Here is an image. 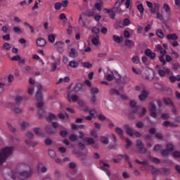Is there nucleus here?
<instances>
[{
  "label": "nucleus",
  "mask_w": 180,
  "mask_h": 180,
  "mask_svg": "<svg viewBox=\"0 0 180 180\" xmlns=\"http://www.w3.org/2000/svg\"><path fill=\"white\" fill-rule=\"evenodd\" d=\"M115 133L119 136H123V129H122V128L117 127L115 128Z\"/></svg>",
  "instance_id": "nucleus-52"
},
{
  "label": "nucleus",
  "mask_w": 180,
  "mask_h": 180,
  "mask_svg": "<svg viewBox=\"0 0 180 180\" xmlns=\"http://www.w3.org/2000/svg\"><path fill=\"white\" fill-rule=\"evenodd\" d=\"M169 155V152L167 149H165L161 150V155L162 157H167Z\"/></svg>",
  "instance_id": "nucleus-50"
},
{
  "label": "nucleus",
  "mask_w": 180,
  "mask_h": 180,
  "mask_svg": "<svg viewBox=\"0 0 180 180\" xmlns=\"http://www.w3.org/2000/svg\"><path fill=\"white\" fill-rule=\"evenodd\" d=\"M145 55L146 57L150 58V60H154L155 58L156 54L155 53L151 51V49H147L145 50Z\"/></svg>",
  "instance_id": "nucleus-14"
},
{
  "label": "nucleus",
  "mask_w": 180,
  "mask_h": 180,
  "mask_svg": "<svg viewBox=\"0 0 180 180\" xmlns=\"http://www.w3.org/2000/svg\"><path fill=\"white\" fill-rule=\"evenodd\" d=\"M136 147L138 148L139 154H147V149L144 147V143L141 140H136Z\"/></svg>",
  "instance_id": "nucleus-6"
},
{
  "label": "nucleus",
  "mask_w": 180,
  "mask_h": 180,
  "mask_svg": "<svg viewBox=\"0 0 180 180\" xmlns=\"http://www.w3.org/2000/svg\"><path fill=\"white\" fill-rule=\"evenodd\" d=\"M56 37H57V36L54 34H49L48 36V40L50 43H54V41H56Z\"/></svg>",
  "instance_id": "nucleus-32"
},
{
  "label": "nucleus",
  "mask_w": 180,
  "mask_h": 180,
  "mask_svg": "<svg viewBox=\"0 0 180 180\" xmlns=\"http://www.w3.org/2000/svg\"><path fill=\"white\" fill-rule=\"evenodd\" d=\"M146 113H147V109L146 108H142V111L139 112V117H144L146 116Z\"/></svg>",
  "instance_id": "nucleus-44"
},
{
  "label": "nucleus",
  "mask_w": 180,
  "mask_h": 180,
  "mask_svg": "<svg viewBox=\"0 0 180 180\" xmlns=\"http://www.w3.org/2000/svg\"><path fill=\"white\" fill-rule=\"evenodd\" d=\"M137 9L141 15H143L144 13V7L143 6V4H139L137 6Z\"/></svg>",
  "instance_id": "nucleus-45"
},
{
  "label": "nucleus",
  "mask_w": 180,
  "mask_h": 180,
  "mask_svg": "<svg viewBox=\"0 0 180 180\" xmlns=\"http://www.w3.org/2000/svg\"><path fill=\"white\" fill-rule=\"evenodd\" d=\"M59 134H60V137H63V139H65V137H67V134H68V131H60L59 132Z\"/></svg>",
  "instance_id": "nucleus-55"
},
{
  "label": "nucleus",
  "mask_w": 180,
  "mask_h": 180,
  "mask_svg": "<svg viewBox=\"0 0 180 180\" xmlns=\"http://www.w3.org/2000/svg\"><path fill=\"white\" fill-rule=\"evenodd\" d=\"M46 43H47V41H46V39L44 38L39 37L37 39V46L38 47H44L46 46Z\"/></svg>",
  "instance_id": "nucleus-18"
},
{
  "label": "nucleus",
  "mask_w": 180,
  "mask_h": 180,
  "mask_svg": "<svg viewBox=\"0 0 180 180\" xmlns=\"http://www.w3.org/2000/svg\"><path fill=\"white\" fill-rule=\"evenodd\" d=\"M69 67L71 68H77L79 65L78 63L76 60H71L69 64Z\"/></svg>",
  "instance_id": "nucleus-31"
},
{
  "label": "nucleus",
  "mask_w": 180,
  "mask_h": 180,
  "mask_svg": "<svg viewBox=\"0 0 180 180\" xmlns=\"http://www.w3.org/2000/svg\"><path fill=\"white\" fill-rule=\"evenodd\" d=\"M151 161L154 164H160L161 162V160L158 158H152Z\"/></svg>",
  "instance_id": "nucleus-61"
},
{
  "label": "nucleus",
  "mask_w": 180,
  "mask_h": 180,
  "mask_svg": "<svg viewBox=\"0 0 180 180\" xmlns=\"http://www.w3.org/2000/svg\"><path fill=\"white\" fill-rule=\"evenodd\" d=\"M82 65L84 68H92V64H91L88 62L83 63Z\"/></svg>",
  "instance_id": "nucleus-58"
},
{
  "label": "nucleus",
  "mask_w": 180,
  "mask_h": 180,
  "mask_svg": "<svg viewBox=\"0 0 180 180\" xmlns=\"http://www.w3.org/2000/svg\"><path fill=\"white\" fill-rule=\"evenodd\" d=\"M112 40H114L115 41V43L120 44L121 42L123 41V37H120L117 35H113Z\"/></svg>",
  "instance_id": "nucleus-29"
},
{
  "label": "nucleus",
  "mask_w": 180,
  "mask_h": 180,
  "mask_svg": "<svg viewBox=\"0 0 180 180\" xmlns=\"http://www.w3.org/2000/svg\"><path fill=\"white\" fill-rule=\"evenodd\" d=\"M157 172H159L160 175L168 176L171 174V169L169 168H161L157 170Z\"/></svg>",
  "instance_id": "nucleus-13"
},
{
  "label": "nucleus",
  "mask_w": 180,
  "mask_h": 180,
  "mask_svg": "<svg viewBox=\"0 0 180 180\" xmlns=\"http://www.w3.org/2000/svg\"><path fill=\"white\" fill-rule=\"evenodd\" d=\"M78 22H79V25H80V26H82V27H85L86 24H85V21H84V20H82V15H79Z\"/></svg>",
  "instance_id": "nucleus-40"
},
{
  "label": "nucleus",
  "mask_w": 180,
  "mask_h": 180,
  "mask_svg": "<svg viewBox=\"0 0 180 180\" xmlns=\"http://www.w3.org/2000/svg\"><path fill=\"white\" fill-rule=\"evenodd\" d=\"M156 34L159 39H164V32H162V30H158L156 32Z\"/></svg>",
  "instance_id": "nucleus-43"
},
{
  "label": "nucleus",
  "mask_w": 180,
  "mask_h": 180,
  "mask_svg": "<svg viewBox=\"0 0 180 180\" xmlns=\"http://www.w3.org/2000/svg\"><path fill=\"white\" fill-rule=\"evenodd\" d=\"M100 141L103 144H106V145L109 144V139L106 136H101V139H100Z\"/></svg>",
  "instance_id": "nucleus-37"
},
{
  "label": "nucleus",
  "mask_w": 180,
  "mask_h": 180,
  "mask_svg": "<svg viewBox=\"0 0 180 180\" xmlns=\"http://www.w3.org/2000/svg\"><path fill=\"white\" fill-rule=\"evenodd\" d=\"M173 158H180V151L175 150L172 153Z\"/></svg>",
  "instance_id": "nucleus-54"
},
{
  "label": "nucleus",
  "mask_w": 180,
  "mask_h": 180,
  "mask_svg": "<svg viewBox=\"0 0 180 180\" xmlns=\"http://www.w3.org/2000/svg\"><path fill=\"white\" fill-rule=\"evenodd\" d=\"M73 154H75L77 158H79L80 161H82V164L86 165V160H88V158H86V155L84 154V153L75 150L73 151Z\"/></svg>",
  "instance_id": "nucleus-5"
},
{
  "label": "nucleus",
  "mask_w": 180,
  "mask_h": 180,
  "mask_svg": "<svg viewBox=\"0 0 180 180\" xmlns=\"http://www.w3.org/2000/svg\"><path fill=\"white\" fill-rule=\"evenodd\" d=\"M12 153H13V148L12 147H6L1 150L0 152V165H2L8 160L9 155H12Z\"/></svg>",
  "instance_id": "nucleus-3"
},
{
  "label": "nucleus",
  "mask_w": 180,
  "mask_h": 180,
  "mask_svg": "<svg viewBox=\"0 0 180 180\" xmlns=\"http://www.w3.org/2000/svg\"><path fill=\"white\" fill-rule=\"evenodd\" d=\"M37 91L35 95L36 100L37 101H43V93H42V89H43V86L41 84H38L37 85Z\"/></svg>",
  "instance_id": "nucleus-9"
},
{
  "label": "nucleus",
  "mask_w": 180,
  "mask_h": 180,
  "mask_svg": "<svg viewBox=\"0 0 180 180\" xmlns=\"http://www.w3.org/2000/svg\"><path fill=\"white\" fill-rule=\"evenodd\" d=\"M166 150H168L169 153H172L174 151V146L172 144H167Z\"/></svg>",
  "instance_id": "nucleus-59"
},
{
  "label": "nucleus",
  "mask_w": 180,
  "mask_h": 180,
  "mask_svg": "<svg viewBox=\"0 0 180 180\" xmlns=\"http://www.w3.org/2000/svg\"><path fill=\"white\" fill-rule=\"evenodd\" d=\"M69 56L72 58H75V57H78V52L77 51V50H75V49L72 48L70 49V52L69 53Z\"/></svg>",
  "instance_id": "nucleus-24"
},
{
  "label": "nucleus",
  "mask_w": 180,
  "mask_h": 180,
  "mask_svg": "<svg viewBox=\"0 0 180 180\" xmlns=\"http://www.w3.org/2000/svg\"><path fill=\"white\" fill-rule=\"evenodd\" d=\"M164 127H178V124L169 121H165L162 124Z\"/></svg>",
  "instance_id": "nucleus-20"
},
{
  "label": "nucleus",
  "mask_w": 180,
  "mask_h": 180,
  "mask_svg": "<svg viewBox=\"0 0 180 180\" xmlns=\"http://www.w3.org/2000/svg\"><path fill=\"white\" fill-rule=\"evenodd\" d=\"M124 129H125L126 133H127V134H128V136H129L130 137H133V136L134 134L133 133V129H131L129 125H127V124L124 125Z\"/></svg>",
  "instance_id": "nucleus-21"
},
{
  "label": "nucleus",
  "mask_w": 180,
  "mask_h": 180,
  "mask_svg": "<svg viewBox=\"0 0 180 180\" xmlns=\"http://www.w3.org/2000/svg\"><path fill=\"white\" fill-rule=\"evenodd\" d=\"M126 143H127V144L125 145V148L127 150H129V148H130V147H131V146H133V143L131 142V141H130L129 139V138L126 139Z\"/></svg>",
  "instance_id": "nucleus-38"
},
{
  "label": "nucleus",
  "mask_w": 180,
  "mask_h": 180,
  "mask_svg": "<svg viewBox=\"0 0 180 180\" xmlns=\"http://www.w3.org/2000/svg\"><path fill=\"white\" fill-rule=\"evenodd\" d=\"M25 136L28 139L25 140V143L29 146V147H36V146H37V142L32 141V139L34 137V134H33V133L27 131Z\"/></svg>",
  "instance_id": "nucleus-4"
},
{
  "label": "nucleus",
  "mask_w": 180,
  "mask_h": 180,
  "mask_svg": "<svg viewBox=\"0 0 180 180\" xmlns=\"http://www.w3.org/2000/svg\"><path fill=\"white\" fill-rule=\"evenodd\" d=\"M91 94L92 96H95V94H99V89H98V88L94 87L91 89Z\"/></svg>",
  "instance_id": "nucleus-53"
},
{
  "label": "nucleus",
  "mask_w": 180,
  "mask_h": 180,
  "mask_svg": "<svg viewBox=\"0 0 180 180\" xmlns=\"http://www.w3.org/2000/svg\"><path fill=\"white\" fill-rule=\"evenodd\" d=\"M149 112L151 117H153L154 119L157 117V106H155L154 103H150L149 104Z\"/></svg>",
  "instance_id": "nucleus-8"
},
{
  "label": "nucleus",
  "mask_w": 180,
  "mask_h": 180,
  "mask_svg": "<svg viewBox=\"0 0 180 180\" xmlns=\"http://www.w3.org/2000/svg\"><path fill=\"white\" fill-rule=\"evenodd\" d=\"M34 91V87L33 86H30L29 88H28V94L29 95H33V92Z\"/></svg>",
  "instance_id": "nucleus-63"
},
{
  "label": "nucleus",
  "mask_w": 180,
  "mask_h": 180,
  "mask_svg": "<svg viewBox=\"0 0 180 180\" xmlns=\"http://www.w3.org/2000/svg\"><path fill=\"white\" fill-rule=\"evenodd\" d=\"M113 78H115L117 84H120L122 82V77L117 72H114Z\"/></svg>",
  "instance_id": "nucleus-22"
},
{
  "label": "nucleus",
  "mask_w": 180,
  "mask_h": 180,
  "mask_svg": "<svg viewBox=\"0 0 180 180\" xmlns=\"http://www.w3.org/2000/svg\"><path fill=\"white\" fill-rule=\"evenodd\" d=\"M124 44L127 47H128V49H131L132 47H134V41L130 39H126Z\"/></svg>",
  "instance_id": "nucleus-27"
},
{
  "label": "nucleus",
  "mask_w": 180,
  "mask_h": 180,
  "mask_svg": "<svg viewBox=\"0 0 180 180\" xmlns=\"http://www.w3.org/2000/svg\"><path fill=\"white\" fill-rule=\"evenodd\" d=\"M103 5V1L99 0V3L95 4V8L97 11H102V6Z\"/></svg>",
  "instance_id": "nucleus-35"
},
{
  "label": "nucleus",
  "mask_w": 180,
  "mask_h": 180,
  "mask_svg": "<svg viewBox=\"0 0 180 180\" xmlns=\"http://www.w3.org/2000/svg\"><path fill=\"white\" fill-rule=\"evenodd\" d=\"M90 103L91 105H96V96H92L90 99Z\"/></svg>",
  "instance_id": "nucleus-62"
},
{
  "label": "nucleus",
  "mask_w": 180,
  "mask_h": 180,
  "mask_svg": "<svg viewBox=\"0 0 180 180\" xmlns=\"http://www.w3.org/2000/svg\"><path fill=\"white\" fill-rule=\"evenodd\" d=\"M147 98H148V92L146 91H142L141 94L139 96V99L141 102H144Z\"/></svg>",
  "instance_id": "nucleus-17"
},
{
  "label": "nucleus",
  "mask_w": 180,
  "mask_h": 180,
  "mask_svg": "<svg viewBox=\"0 0 180 180\" xmlns=\"http://www.w3.org/2000/svg\"><path fill=\"white\" fill-rule=\"evenodd\" d=\"M110 95L111 96H113V95H117V96H119V91H117V90H116V89H111L109 91Z\"/></svg>",
  "instance_id": "nucleus-41"
},
{
  "label": "nucleus",
  "mask_w": 180,
  "mask_h": 180,
  "mask_svg": "<svg viewBox=\"0 0 180 180\" xmlns=\"http://www.w3.org/2000/svg\"><path fill=\"white\" fill-rule=\"evenodd\" d=\"M23 101V97L17 96L15 98V102L17 105H20V103Z\"/></svg>",
  "instance_id": "nucleus-42"
},
{
  "label": "nucleus",
  "mask_w": 180,
  "mask_h": 180,
  "mask_svg": "<svg viewBox=\"0 0 180 180\" xmlns=\"http://www.w3.org/2000/svg\"><path fill=\"white\" fill-rule=\"evenodd\" d=\"M54 47L58 51H59V53H63L64 51V50L63 49H64V42L61 41H57L55 43Z\"/></svg>",
  "instance_id": "nucleus-12"
},
{
  "label": "nucleus",
  "mask_w": 180,
  "mask_h": 180,
  "mask_svg": "<svg viewBox=\"0 0 180 180\" xmlns=\"http://www.w3.org/2000/svg\"><path fill=\"white\" fill-rule=\"evenodd\" d=\"M7 126H8V130H10L11 133H15L16 131V128L13 127V126H12L11 124L7 123Z\"/></svg>",
  "instance_id": "nucleus-51"
},
{
  "label": "nucleus",
  "mask_w": 180,
  "mask_h": 180,
  "mask_svg": "<svg viewBox=\"0 0 180 180\" xmlns=\"http://www.w3.org/2000/svg\"><path fill=\"white\" fill-rule=\"evenodd\" d=\"M129 106L131 109H139V107H137V103L134 101H131L129 102Z\"/></svg>",
  "instance_id": "nucleus-39"
},
{
  "label": "nucleus",
  "mask_w": 180,
  "mask_h": 180,
  "mask_svg": "<svg viewBox=\"0 0 180 180\" xmlns=\"http://www.w3.org/2000/svg\"><path fill=\"white\" fill-rule=\"evenodd\" d=\"M167 39L168 40H177L178 36H176V34H168L167 35Z\"/></svg>",
  "instance_id": "nucleus-36"
},
{
  "label": "nucleus",
  "mask_w": 180,
  "mask_h": 180,
  "mask_svg": "<svg viewBox=\"0 0 180 180\" xmlns=\"http://www.w3.org/2000/svg\"><path fill=\"white\" fill-rule=\"evenodd\" d=\"M69 140L70 141H72V143H74V141H77L78 140V137L75 134H71L69 136Z\"/></svg>",
  "instance_id": "nucleus-46"
},
{
  "label": "nucleus",
  "mask_w": 180,
  "mask_h": 180,
  "mask_svg": "<svg viewBox=\"0 0 180 180\" xmlns=\"http://www.w3.org/2000/svg\"><path fill=\"white\" fill-rule=\"evenodd\" d=\"M155 139H158V140H162L164 139V136L162 135V133L158 132L155 134Z\"/></svg>",
  "instance_id": "nucleus-49"
},
{
  "label": "nucleus",
  "mask_w": 180,
  "mask_h": 180,
  "mask_svg": "<svg viewBox=\"0 0 180 180\" xmlns=\"http://www.w3.org/2000/svg\"><path fill=\"white\" fill-rule=\"evenodd\" d=\"M85 141L88 146H92V144H95V140H94V138L86 137L85 138Z\"/></svg>",
  "instance_id": "nucleus-30"
},
{
  "label": "nucleus",
  "mask_w": 180,
  "mask_h": 180,
  "mask_svg": "<svg viewBox=\"0 0 180 180\" xmlns=\"http://www.w3.org/2000/svg\"><path fill=\"white\" fill-rule=\"evenodd\" d=\"M17 168L18 169L22 170V172H20V176L23 178V179H27V178H30V176H32V170H30V167L27 165H25L23 163L18 164L17 165ZM24 169H28V171Z\"/></svg>",
  "instance_id": "nucleus-2"
},
{
  "label": "nucleus",
  "mask_w": 180,
  "mask_h": 180,
  "mask_svg": "<svg viewBox=\"0 0 180 180\" xmlns=\"http://www.w3.org/2000/svg\"><path fill=\"white\" fill-rule=\"evenodd\" d=\"M130 82V78L127 77V76H124L122 77V84H129Z\"/></svg>",
  "instance_id": "nucleus-56"
},
{
  "label": "nucleus",
  "mask_w": 180,
  "mask_h": 180,
  "mask_svg": "<svg viewBox=\"0 0 180 180\" xmlns=\"http://www.w3.org/2000/svg\"><path fill=\"white\" fill-rule=\"evenodd\" d=\"M67 99L68 101V102L71 103V102H77L78 101V96L77 95H71V93H69L67 95Z\"/></svg>",
  "instance_id": "nucleus-16"
},
{
  "label": "nucleus",
  "mask_w": 180,
  "mask_h": 180,
  "mask_svg": "<svg viewBox=\"0 0 180 180\" xmlns=\"http://www.w3.org/2000/svg\"><path fill=\"white\" fill-rule=\"evenodd\" d=\"M111 11L115 13H121L122 9L120 8V1L119 0L115 2V7L111 8Z\"/></svg>",
  "instance_id": "nucleus-15"
},
{
  "label": "nucleus",
  "mask_w": 180,
  "mask_h": 180,
  "mask_svg": "<svg viewBox=\"0 0 180 180\" xmlns=\"http://www.w3.org/2000/svg\"><path fill=\"white\" fill-rule=\"evenodd\" d=\"M48 153L51 158H56V152L54 150H49Z\"/></svg>",
  "instance_id": "nucleus-57"
},
{
  "label": "nucleus",
  "mask_w": 180,
  "mask_h": 180,
  "mask_svg": "<svg viewBox=\"0 0 180 180\" xmlns=\"http://www.w3.org/2000/svg\"><path fill=\"white\" fill-rule=\"evenodd\" d=\"M37 168L38 172L44 173L47 171V167H44L43 165V163L40 162H38Z\"/></svg>",
  "instance_id": "nucleus-19"
},
{
  "label": "nucleus",
  "mask_w": 180,
  "mask_h": 180,
  "mask_svg": "<svg viewBox=\"0 0 180 180\" xmlns=\"http://www.w3.org/2000/svg\"><path fill=\"white\" fill-rule=\"evenodd\" d=\"M80 91H82V84H77L74 89L71 91V92H75L77 94V92H79Z\"/></svg>",
  "instance_id": "nucleus-23"
},
{
  "label": "nucleus",
  "mask_w": 180,
  "mask_h": 180,
  "mask_svg": "<svg viewBox=\"0 0 180 180\" xmlns=\"http://www.w3.org/2000/svg\"><path fill=\"white\" fill-rule=\"evenodd\" d=\"M132 62L134 64H139L140 63V58H139V56L136 55L132 58Z\"/></svg>",
  "instance_id": "nucleus-48"
},
{
  "label": "nucleus",
  "mask_w": 180,
  "mask_h": 180,
  "mask_svg": "<svg viewBox=\"0 0 180 180\" xmlns=\"http://www.w3.org/2000/svg\"><path fill=\"white\" fill-rule=\"evenodd\" d=\"M91 43L94 44V46H98L99 44V36H96L91 39Z\"/></svg>",
  "instance_id": "nucleus-34"
},
{
  "label": "nucleus",
  "mask_w": 180,
  "mask_h": 180,
  "mask_svg": "<svg viewBox=\"0 0 180 180\" xmlns=\"http://www.w3.org/2000/svg\"><path fill=\"white\" fill-rule=\"evenodd\" d=\"M104 11H105L106 13H108L111 19H115V16H116V13L112 10L105 8Z\"/></svg>",
  "instance_id": "nucleus-26"
},
{
  "label": "nucleus",
  "mask_w": 180,
  "mask_h": 180,
  "mask_svg": "<svg viewBox=\"0 0 180 180\" xmlns=\"http://www.w3.org/2000/svg\"><path fill=\"white\" fill-rule=\"evenodd\" d=\"M38 116H39V119H43V116H44V109H39L38 110V113H37Z\"/></svg>",
  "instance_id": "nucleus-47"
},
{
  "label": "nucleus",
  "mask_w": 180,
  "mask_h": 180,
  "mask_svg": "<svg viewBox=\"0 0 180 180\" xmlns=\"http://www.w3.org/2000/svg\"><path fill=\"white\" fill-rule=\"evenodd\" d=\"M33 131L35 133V134H37V136H39L41 137H43L44 136L43 133L41 132V129H40L39 127L34 128Z\"/></svg>",
  "instance_id": "nucleus-28"
},
{
  "label": "nucleus",
  "mask_w": 180,
  "mask_h": 180,
  "mask_svg": "<svg viewBox=\"0 0 180 180\" xmlns=\"http://www.w3.org/2000/svg\"><path fill=\"white\" fill-rule=\"evenodd\" d=\"M46 131L48 134H56V133H57V129H54L53 127L48 126L46 128Z\"/></svg>",
  "instance_id": "nucleus-25"
},
{
  "label": "nucleus",
  "mask_w": 180,
  "mask_h": 180,
  "mask_svg": "<svg viewBox=\"0 0 180 180\" xmlns=\"http://www.w3.org/2000/svg\"><path fill=\"white\" fill-rule=\"evenodd\" d=\"M162 101L166 106H171L172 108H174V105H175L174 103V101L171 98H168V97L163 98Z\"/></svg>",
  "instance_id": "nucleus-11"
},
{
  "label": "nucleus",
  "mask_w": 180,
  "mask_h": 180,
  "mask_svg": "<svg viewBox=\"0 0 180 180\" xmlns=\"http://www.w3.org/2000/svg\"><path fill=\"white\" fill-rule=\"evenodd\" d=\"M156 51H160V56H159V61L162 63V65H165L167 63H171L172 61V58L169 55L167 54V51L162 48L161 44H158L156 46ZM166 55V58H164Z\"/></svg>",
  "instance_id": "nucleus-1"
},
{
  "label": "nucleus",
  "mask_w": 180,
  "mask_h": 180,
  "mask_svg": "<svg viewBox=\"0 0 180 180\" xmlns=\"http://www.w3.org/2000/svg\"><path fill=\"white\" fill-rule=\"evenodd\" d=\"M139 112V108L131 109L129 113L127 114V117L129 120H136V115Z\"/></svg>",
  "instance_id": "nucleus-10"
},
{
  "label": "nucleus",
  "mask_w": 180,
  "mask_h": 180,
  "mask_svg": "<svg viewBox=\"0 0 180 180\" xmlns=\"http://www.w3.org/2000/svg\"><path fill=\"white\" fill-rule=\"evenodd\" d=\"M99 28L96 27H94L91 30V33H94V34H99Z\"/></svg>",
  "instance_id": "nucleus-60"
},
{
  "label": "nucleus",
  "mask_w": 180,
  "mask_h": 180,
  "mask_svg": "<svg viewBox=\"0 0 180 180\" xmlns=\"http://www.w3.org/2000/svg\"><path fill=\"white\" fill-rule=\"evenodd\" d=\"M3 49L4 50H6V51H9L11 49H12V45L11 44L6 42L3 44Z\"/></svg>",
  "instance_id": "nucleus-33"
},
{
  "label": "nucleus",
  "mask_w": 180,
  "mask_h": 180,
  "mask_svg": "<svg viewBox=\"0 0 180 180\" xmlns=\"http://www.w3.org/2000/svg\"><path fill=\"white\" fill-rule=\"evenodd\" d=\"M162 148V146L160 144L155 145L153 148V151H160Z\"/></svg>",
  "instance_id": "nucleus-64"
},
{
  "label": "nucleus",
  "mask_w": 180,
  "mask_h": 180,
  "mask_svg": "<svg viewBox=\"0 0 180 180\" xmlns=\"http://www.w3.org/2000/svg\"><path fill=\"white\" fill-rule=\"evenodd\" d=\"M99 164L101 169H102V171H104L107 174L108 176H110L111 173L108 169L110 167L109 164L105 163L103 160H99Z\"/></svg>",
  "instance_id": "nucleus-7"
}]
</instances>
